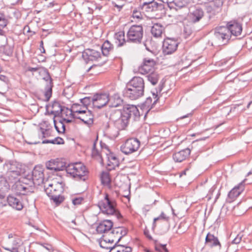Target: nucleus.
Wrapping results in <instances>:
<instances>
[{
  "instance_id": "f03ea898",
  "label": "nucleus",
  "mask_w": 252,
  "mask_h": 252,
  "mask_svg": "<svg viewBox=\"0 0 252 252\" xmlns=\"http://www.w3.org/2000/svg\"><path fill=\"white\" fill-rule=\"evenodd\" d=\"M242 24L237 20L227 22L225 26L217 27L215 29L214 36L218 40L227 42L231 37L238 36L241 34Z\"/></svg>"
},
{
  "instance_id": "b1692460",
  "label": "nucleus",
  "mask_w": 252,
  "mask_h": 252,
  "mask_svg": "<svg viewBox=\"0 0 252 252\" xmlns=\"http://www.w3.org/2000/svg\"><path fill=\"white\" fill-rule=\"evenodd\" d=\"M6 200L8 205L18 211L23 209L24 206L22 201L14 195L9 194Z\"/></svg>"
},
{
  "instance_id": "bb28decb",
  "label": "nucleus",
  "mask_w": 252,
  "mask_h": 252,
  "mask_svg": "<svg viewBox=\"0 0 252 252\" xmlns=\"http://www.w3.org/2000/svg\"><path fill=\"white\" fill-rule=\"evenodd\" d=\"M190 154V150L188 148L174 153L173 158L175 162H181L189 157Z\"/></svg>"
},
{
  "instance_id": "4be33fe9",
  "label": "nucleus",
  "mask_w": 252,
  "mask_h": 252,
  "mask_svg": "<svg viewBox=\"0 0 252 252\" xmlns=\"http://www.w3.org/2000/svg\"><path fill=\"white\" fill-rule=\"evenodd\" d=\"M44 169L42 166L36 165L32 172L33 181L37 182L38 184L43 182L44 179Z\"/></svg>"
},
{
  "instance_id": "1a4fd4ad",
  "label": "nucleus",
  "mask_w": 252,
  "mask_h": 252,
  "mask_svg": "<svg viewBox=\"0 0 252 252\" xmlns=\"http://www.w3.org/2000/svg\"><path fill=\"white\" fill-rule=\"evenodd\" d=\"M65 184L63 182H55L49 184L47 187H44V190L49 197L58 193H63Z\"/></svg>"
},
{
  "instance_id": "a19ab883",
  "label": "nucleus",
  "mask_w": 252,
  "mask_h": 252,
  "mask_svg": "<svg viewBox=\"0 0 252 252\" xmlns=\"http://www.w3.org/2000/svg\"><path fill=\"white\" fill-rule=\"evenodd\" d=\"M55 128L59 133H64L65 131V125L64 123L60 119L58 123L55 119H53Z\"/></svg>"
},
{
  "instance_id": "3c124183",
  "label": "nucleus",
  "mask_w": 252,
  "mask_h": 252,
  "mask_svg": "<svg viewBox=\"0 0 252 252\" xmlns=\"http://www.w3.org/2000/svg\"><path fill=\"white\" fill-rule=\"evenodd\" d=\"M39 131L42 134V138L48 137L51 135V132L49 129L40 127L39 128Z\"/></svg>"
},
{
  "instance_id": "aec40b11",
  "label": "nucleus",
  "mask_w": 252,
  "mask_h": 252,
  "mask_svg": "<svg viewBox=\"0 0 252 252\" xmlns=\"http://www.w3.org/2000/svg\"><path fill=\"white\" fill-rule=\"evenodd\" d=\"M108 102V96L104 94H95L94 95L93 107L98 109L101 108Z\"/></svg>"
},
{
  "instance_id": "dca6fc26",
  "label": "nucleus",
  "mask_w": 252,
  "mask_h": 252,
  "mask_svg": "<svg viewBox=\"0 0 252 252\" xmlns=\"http://www.w3.org/2000/svg\"><path fill=\"white\" fill-rule=\"evenodd\" d=\"M46 168L55 172L66 170V165L64 162H62L59 159H51L46 163Z\"/></svg>"
},
{
  "instance_id": "f257e3e1",
  "label": "nucleus",
  "mask_w": 252,
  "mask_h": 252,
  "mask_svg": "<svg viewBox=\"0 0 252 252\" xmlns=\"http://www.w3.org/2000/svg\"><path fill=\"white\" fill-rule=\"evenodd\" d=\"M140 117V113L137 107L127 104L122 109H116L111 111L109 120L118 130H124L127 126L129 120L132 118L136 120Z\"/></svg>"
},
{
  "instance_id": "5fc2aeb1",
  "label": "nucleus",
  "mask_w": 252,
  "mask_h": 252,
  "mask_svg": "<svg viewBox=\"0 0 252 252\" xmlns=\"http://www.w3.org/2000/svg\"><path fill=\"white\" fill-rule=\"evenodd\" d=\"M38 244L42 246L43 248H44L45 249H46L50 252H53L54 251L53 246L50 244L38 242Z\"/></svg>"
},
{
  "instance_id": "8fccbe9b",
  "label": "nucleus",
  "mask_w": 252,
  "mask_h": 252,
  "mask_svg": "<svg viewBox=\"0 0 252 252\" xmlns=\"http://www.w3.org/2000/svg\"><path fill=\"white\" fill-rule=\"evenodd\" d=\"M8 24V21L5 18V15L0 12V26L5 28Z\"/></svg>"
},
{
  "instance_id": "4d7b16f0",
  "label": "nucleus",
  "mask_w": 252,
  "mask_h": 252,
  "mask_svg": "<svg viewBox=\"0 0 252 252\" xmlns=\"http://www.w3.org/2000/svg\"><path fill=\"white\" fill-rule=\"evenodd\" d=\"M243 234L242 233H239L237 234L236 237L232 241V244H238L242 240Z\"/></svg>"
},
{
  "instance_id": "412c9836",
  "label": "nucleus",
  "mask_w": 252,
  "mask_h": 252,
  "mask_svg": "<svg viewBox=\"0 0 252 252\" xmlns=\"http://www.w3.org/2000/svg\"><path fill=\"white\" fill-rule=\"evenodd\" d=\"M94 115L90 110L85 112L83 114H80L79 115H74L72 117L73 119H77L80 120L83 123L88 126H92L94 124Z\"/></svg>"
},
{
  "instance_id": "9b49d317",
  "label": "nucleus",
  "mask_w": 252,
  "mask_h": 252,
  "mask_svg": "<svg viewBox=\"0 0 252 252\" xmlns=\"http://www.w3.org/2000/svg\"><path fill=\"white\" fill-rule=\"evenodd\" d=\"M179 42L173 38H167L164 40L162 44V50L164 55H170L177 49Z\"/></svg>"
},
{
  "instance_id": "cd10ccee",
  "label": "nucleus",
  "mask_w": 252,
  "mask_h": 252,
  "mask_svg": "<svg viewBox=\"0 0 252 252\" xmlns=\"http://www.w3.org/2000/svg\"><path fill=\"white\" fill-rule=\"evenodd\" d=\"M63 106L58 101H55L52 103V110L50 113L54 115L53 119H55L56 117H62Z\"/></svg>"
},
{
  "instance_id": "6ab92c4d",
  "label": "nucleus",
  "mask_w": 252,
  "mask_h": 252,
  "mask_svg": "<svg viewBox=\"0 0 252 252\" xmlns=\"http://www.w3.org/2000/svg\"><path fill=\"white\" fill-rule=\"evenodd\" d=\"M111 229V232L109 231L106 234L102 235V240L99 242L100 246L103 249H108V247L104 246V244H107V243L112 244L118 239V237L116 236V234L113 233V228Z\"/></svg>"
},
{
  "instance_id": "37998d69",
  "label": "nucleus",
  "mask_w": 252,
  "mask_h": 252,
  "mask_svg": "<svg viewBox=\"0 0 252 252\" xmlns=\"http://www.w3.org/2000/svg\"><path fill=\"white\" fill-rule=\"evenodd\" d=\"M6 167L7 168V173H13L16 175L20 174V171L18 170V168L16 167L15 164L9 162L5 163L4 165V167Z\"/></svg>"
},
{
  "instance_id": "052dcab7",
  "label": "nucleus",
  "mask_w": 252,
  "mask_h": 252,
  "mask_svg": "<svg viewBox=\"0 0 252 252\" xmlns=\"http://www.w3.org/2000/svg\"><path fill=\"white\" fill-rule=\"evenodd\" d=\"M63 111L62 117L63 115H65V116H70L71 117V115L70 114L71 112H72V107L71 108L69 109L67 107H65V106H63Z\"/></svg>"
},
{
  "instance_id": "2f4dec72",
  "label": "nucleus",
  "mask_w": 252,
  "mask_h": 252,
  "mask_svg": "<svg viewBox=\"0 0 252 252\" xmlns=\"http://www.w3.org/2000/svg\"><path fill=\"white\" fill-rule=\"evenodd\" d=\"M109 106L112 107H117L122 104L123 100L118 94H115L112 96L108 97Z\"/></svg>"
},
{
  "instance_id": "c756f323",
  "label": "nucleus",
  "mask_w": 252,
  "mask_h": 252,
  "mask_svg": "<svg viewBox=\"0 0 252 252\" xmlns=\"http://www.w3.org/2000/svg\"><path fill=\"white\" fill-rule=\"evenodd\" d=\"M88 107L84 106L82 104H79L77 103H73L72 105V112L70 114L71 117H74V115H79L80 114H83L86 111H88Z\"/></svg>"
},
{
  "instance_id": "ea45409f",
  "label": "nucleus",
  "mask_w": 252,
  "mask_h": 252,
  "mask_svg": "<svg viewBox=\"0 0 252 252\" xmlns=\"http://www.w3.org/2000/svg\"><path fill=\"white\" fill-rule=\"evenodd\" d=\"M98 141V136H96V138L93 142V145L92 150V158L95 159H102V156L99 151L96 148V143Z\"/></svg>"
},
{
  "instance_id": "a211bd4d",
  "label": "nucleus",
  "mask_w": 252,
  "mask_h": 252,
  "mask_svg": "<svg viewBox=\"0 0 252 252\" xmlns=\"http://www.w3.org/2000/svg\"><path fill=\"white\" fill-rule=\"evenodd\" d=\"M152 95L154 99L153 102H152V97L149 96L146 98L144 102H143L141 105V109L146 111L145 117L146 116L147 113L155 107V105L159 100V97L158 95L156 94L152 93Z\"/></svg>"
},
{
  "instance_id": "7c9ffc66",
  "label": "nucleus",
  "mask_w": 252,
  "mask_h": 252,
  "mask_svg": "<svg viewBox=\"0 0 252 252\" xmlns=\"http://www.w3.org/2000/svg\"><path fill=\"white\" fill-rule=\"evenodd\" d=\"M114 39L115 43L117 46L120 47L125 45L128 41L125 38V33L124 31H119L114 34Z\"/></svg>"
},
{
  "instance_id": "f8f14e48",
  "label": "nucleus",
  "mask_w": 252,
  "mask_h": 252,
  "mask_svg": "<svg viewBox=\"0 0 252 252\" xmlns=\"http://www.w3.org/2000/svg\"><path fill=\"white\" fill-rule=\"evenodd\" d=\"M156 64V62L155 60L148 57L145 58L138 67V72L142 74H148L153 71Z\"/></svg>"
},
{
  "instance_id": "680f3d73",
  "label": "nucleus",
  "mask_w": 252,
  "mask_h": 252,
  "mask_svg": "<svg viewBox=\"0 0 252 252\" xmlns=\"http://www.w3.org/2000/svg\"><path fill=\"white\" fill-rule=\"evenodd\" d=\"M249 84V82L247 80H239L238 85L239 90H241L244 89L245 87H246Z\"/></svg>"
},
{
  "instance_id": "774afa93",
  "label": "nucleus",
  "mask_w": 252,
  "mask_h": 252,
  "mask_svg": "<svg viewBox=\"0 0 252 252\" xmlns=\"http://www.w3.org/2000/svg\"><path fill=\"white\" fill-rule=\"evenodd\" d=\"M144 234L148 239L150 240H153L152 237L150 235V233L148 230H144Z\"/></svg>"
},
{
  "instance_id": "f704fd0d",
  "label": "nucleus",
  "mask_w": 252,
  "mask_h": 252,
  "mask_svg": "<svg viewBox=\"0 0 252 252\" xmlns=\"http://www.w3.org/2000/svg\"><path fill=\"white\" fill-rule=\"evenodd\" d=\"M101 53L104 56H108L114 50V46L108 40H106L101 46Z\"/></svg>"
},
{
  "instance_id": "4468645a",
  "label": "nucleus",
  "mask_w": 252,
  "mask_h": 252,
  "mask_svg": "<svg viewBox=\"0 0 252 252\" xmlns=\"http://www.w3.org/2000/svg\"><path fill=\"white\" fill-rule=\"evenodd\" d=\"M204 15L205 12L203 9L199 6H197L193 10L189 13L188 17L190 22L196 24L199 22Z\"/></svg>"
},
{
  "instance_id": "ddd939ff",
  "label": "nucleus",
  "mask_w": 252,
  "mask_h": 252,
  "mask_svg": "<svg viewBox=\"0 0 252 252\" xmlns=\"http://www.w3.org/2000/svg\"><path fill=\"white\" fill-rule=\"evenodd\" d=\"M82 57L86 63L89 61H98L101 59V53L93 49H86L83 52Z\"/></svg>"
},
{
  "instance_id": "0eeeda50",
  "label": "nucleus",
  "mask_w": 252,
  "mask_h": 252,
  "mask_svg": "<svg viewBox=\"0 0 252 252\" xmlns=\"http://www.w3.org/2000/svg\"><path fill=\"white\" fill-rule=\"evenodd\" d=\"M141 142L136 138H130L125 141L121 146L120 149L125 155H129L138 151Z\"/></svg>"
},
{
  "instance_id": "c9c22d12",
  "label": "nucleus",
  "mask_w": 252,
  "mask_h": 252,
  "mask_svg": "<svg viewBox=\"0 0 252 252\" xmlns=\"http://www.w3.org/2000/svg\"><path fill=\"white\" fill-rule=\"evenodd\" d=\"M119 165L118 158L113 154H111L108 157V163L107 164L109 170L114 169L116 167Z\"/></svg>"
},
{
  "instance_id": "39448f33",
  "label": "nucleus",
  "mask_w": 252,
  "mask_h": 252,
  "mask_svg": "<svg viewBox=\"0 0 252 252\" xmlns=\"http://www.w3.org/2000/svg\"><path fill=\"white\" fill-rule=\"evenodd\" d=\"M66 171L73 178L78 181H86L88 178V171L86 167L81 163L69 164Z\"/></svg>"
},
{
  "instance_id": "338daca9",
  "label": "nucleus",
  "mask_w": 252,
  "mask_h": 252,
  "mask_svg": "<svg viewBox=\"0 0 252 252\" xmlns=\"http://www.w3.org/2000/svg\"><path fill=\"white\" fill-rule=\"evenodd\" d=\"M39 67H28L27 68V71H31V72H35L39 70Z\"/></svg>"
},
{
  "instance_id": "393cba45",
  "label": "nucleus",
  "mask_w": 252,
  "mask_h": 252,
  "mask_svg": "<svg viewBox=\"0 0 252 252\" xmlns=\"http://www.w3.org/2000/svg\"><path fill=\"white\" fill-rule=\"evenodd\" d=\"M15 189L16 194L18 195H27L33 192L28 185L22 184L20 182L15 184Z\"/></svg>"
},
{
  "instance_id": "2eb2a0df",
  "label": "nucleus",
  "mask_w": 252,
  "mask_h": 252,
  "mask_svg": "<svg viewBox=\"0 0 252 252\" xmlns=\"http://www.w3.org/2000/svg\"><path fill=\"white\" fill-rule=\"evenodd\" d=\"M43 79L46 82V85L44 88V96L46 101H48L52 94V89L54 86L53 79L47 71L46 75L43 78Z\"/></svg>"
},
{
  "instance_id": "13d9d810",
  "label": "nucleus",
  "mask_w": 252,
  "mask_h": 252,
  "mask_svg": "<svg viewBox=\"0 0 252 252\" xmlns=\"http://www.w3.org/2000/svg\"><path fill=\"white\" fill-rule=\"evenodd\" d=\"M164 86V82L160 81L159 84L158 85V86L157 88L156 89V91L152 92V93L156 94L157 95H158V93H160V92L162 91L163 87Z\"/></svg>"
},
{
  "instance_id": "49530a36",
  "label": "nucleus",
  "mask_w": 252,
  "mask_h": 252,
  "mask_svg": "<svg viewBox=\"0 0 252 252\" xmlns=\"http://www.w3.org/2000/svg\"><path fill=\"white\" fill-rule=\"evenodd\" d=\"M48 143L58 145L63 144L64 143V141L63 138L60 137H57L53 140H44L42 142V144Z\"/></svg>"
},
{
  "instance_id": "20e7f679",
  "label": "nucleus",
  "mask_w": 252,
  "mask_h": 252,
  "mask_svg": "<svg viewBox=\"0 0 252 252\" xmlns=\"http://www.w3.org/2000/svg\"><path fill=\"white\" fill-rule=\"evenodd\" d=\"M97 206L102 213L115 216L118 220L123 218V216L117 209V203L116 200L110 197L107 193H105L103 199L98 201Z\"/></svg>"
},
{
  "instance_id": "72a5a7b5",
  "label": "nucleus",
  "mask_w": 252,
  "mask_h": 252,
  "mask_svg": "<svg viewBox=\"0 0 252 252\" xmlns=\"http://www.w3.org/2000/svg\"><path fill=\"white\" fill-rule=\"evenodd\" d=\"M194 23L189 20L184 25L183 34L185 38L189 37L193 32L196 31Z\"/></svg>"
},
{
  "instance_id": "9d476101",
  "label": "nucleus",
  "mask_w": 252,
  "mask_h": 252,
  "mask_svg": "<svg viewBox=\"0 0 252 252\" xmlns=\"http://www.w3.org/2000/svg\"><path fill=\"white\" fill-rule=\"evenodd\" d=\"M245 180L242 181L229 191L226 199V202H232L244 191L245 189Z\"/></svg>"
},
{
  "instance_id": "69168bd1",
  "label": "nucleus",
  "mask_w": 252,
  "mask_h": 252,
  "mask_svg": "<svg viewBox=\"0 0 252 252\" xmlns=\"http://www.w3.org/2000/svg\"><path fill=\"white\" fill-rule=\"evenodd\" d=\"M0 81L3 82L6 84H7L9 82L8 77L3 75H0Z\"/></svg>"
},
{
  "instance_id": "79ce46f5",
  "label": "nucleus",
  "mask_w": 252,
  "mask_h": 252,
  "mask_svg": "<svg viewBox=\"0 0 252 252\" xmlns=\"http://www.w3.org/2000/svg\"><path fill=\"white\" fill-rule=\"evenodd\" d=\"M62 194L63 193H58L56 195H51V197L49 198L51 202L58 206L65 200L64 196Z\"/></svg>"
},
{
  "instance_id": "4c0bfd02",
  "label": "nucleus",
  "mask_w": 252,
  "mask_h": 252,
  "mask_svg": "<svg viewBox=\"0 0 252 252\" xmlns=\"http://www.w3.org/2000/svg\"><path fill=\"white\" fill-rule=\"evenodd\" d=\"M127 230L123 227H117L113 228V233L116 234V236L118 237L117 243H119L122 237L127 234Z\"/></svg>"
},
{
  "instance_id": "e2e57ef3",
  "label": "nucleus",
  "mask_w": 252,
  "mask_h": 252,
  "mask_svg": "<svg viewBox=\"0 0 252 252\" xmlns=\"http://www.w3.org/2000/svg\"><path fill=\"white\" fill-rule=\"evenodd\" d=\"M120 252H132V249L130 247L126 246L123 245H120Z\"/></svg>"
},
{
  "instance_id": "6e6552de",
  "label": "nucleus",
  "mask_w": 252,
  "mask_h": 252,
  "mask_svg": "<svg viewBox=\"0 0 252 252\" xmlns=\"http://www.w3.org/2000/svg\"><path fill=\"white\" fill-rule=\"evenodd\" d=\"M224 0H212L206 3L205 10L209 19L215 18L220 12Z\"/></svg>"
},
{
  "instance_id": "5701e85b",
  "label": "nucleus",
  "mask_w": 252,
  "mask_h": 252,
  "mask_svg": "<svg viewBox=\"0 0 252 252\" xmlns=\"http://www.w3.org/2000/svg\"><path fill=\"white\" fill-rule=\"evenodd\" d=\"M113 226V222L109 220H105L101 221L96 227V230L98 233L106 234Z\"/></svg>"
},
{
  "instance_id": "423d86ee",
  "label": "nucleus",
  "mask_w": 252,
  "mask_h": 252,
  "mask_svg": "<svg viewBox=\"0 0 252 252\" xmlns=\"http://www.w3.org/2000/svg\"><path fill=\"white\" fill-rule=\"evenodd\" d=\"M144 34L142 25H133L126 32V41L129 43L139 44L142 43Z\"/></svg>"
},
{
  "instance_id": "c85d7f7f",
  "label": "nucleus",
  "mask_w": 252,
  "mask_h": 252,
  "mask_svg": "<svg viewBox=\"0 0 252 252\" xmlns=\"http://www.w3.org/2000/svg\"><path fill=\"white\" fill-rule=\"evenodd\" d=\"M205 244L211 248L219 246L220 248L221 245L217 237L209 232L205 238Z\"/></svg>"
},
{
  "instance_id": "6e6d98bb",
  "label": "nucleus",
  "mask_w": 252,
  "mask_h": 252,
  "mask_svg": "<svg viewBox=\"0 0 252 252\" xmlns=\"http://www.w3.org/2000/svg\"><path fill=\"white\" fill-rule=\"evenodd\" d=\"M3 53L8 56H11L13 54V49L9 46H5L3 49Z\"/></svg>"
},
{
  "instance_id": "c03bdc74",
  "label": "nucleus",
  "mask_w": 252,
  "mask_h": 252,
  "mask_svg": "<svg viewBox=\"0 0 252 252\" xmlns=\"http://www.w3.org/2000/svg\"><path fill=\"white\" fill-rule=\"evenodd\" d=\"M10 186L5 178L2 175L0 176V190L7 191L9 189Z\"/></svg>"
},
{
  "instance_id": "473e14b6",
  "label": "nucleus",
  "mask_w": 252,
  "mask_h": 252,
  "mask_svg": "<svg viewBox=\"0 0 252 252\" xmlns=\"http://www.w3.org/2000/svg\"><path fill=\"white\" fill-rule=\"evenodd\" d=\"M164 30V28L160 23H154L151 29V33L155 37H159Z\"/></svg>"
},
{
  "instance_id": "de8ad7c7",
  "label": "nucleus",
  "mask_w": 252,
  "mask_h": 252,
  "mask_svg": "<svg viewBox=\"0 0 252 252\" xmlns=\"http://www.w3.org/2000/svg\"><path fill=\"white\" fill-rule=\"evenodd\" d=\"M80 102L84 106L87 107L91 104L92 102L93 104L94 102V96L93 97L91 96H87L83 98L80 99Z\"/></svg>"
},
{
  "instance_id": "bf43d9fd",
  "label": "nucleus",
  "mask_w": 252,
  "mask_h": 252,
  "mask_svg": "<svg viewBox=\"0 0 252 252\" xmlns=\"http://www.w3.org/2000/svg\"><path fill=\"white\" fill-rule=\"evenodd\" d=\"M132 17L133 18H136L137 19H142L143 18L142 14L137 9H134L133 11Z\"/></svg>"
},
{
  "instance_id": "603ef678",
  "label": "nucleus",
  "mask_w": 252,
  "mask_h": 252,
  "mask_svg": "<svg viewBox=\"0 0 252 252\" xmlns=\"http://www.w3.org/2000/svg\"><path fill=\"white\" fill-rule=\"evenodd\" d=\"M155 250L158 252H169L166 247V245H156L155 246Z\"/></svg>"
},
{
  "instance_id": "09e8293b",
  "label": "nucleus",
  "mask_w": 252,
  "mask_h": 252,
  "mask_svg": "<svg viewBox=\"0 0 252 252\" xmlns=\"http://www.w3.org/2000/svg\"><path fill=\"white\" fill-rule=\"evenodd\" d=\"M84 198L82 196H72L71 201L74 205H79L82 204L84 201Z\"/></svg>"
},
{
  "instance_id": "0e129e2a",
  "label": "nucleus",
  "mask_w": 252,
  "mask_h": 252,
  "mask_svg": "<svg viewBox=\"0 0 252 252\" xmlns=\"http://www.w3.org/2000/svg\"><path fill=\"white\" fill-rule=\"evenodd\" d=\"M23 31L24 33H32L31 35H32L35 34V32L32 31L30 29V27L28 25H26L24 27Z\"/></svg>"
},
{
  "instance_id": "58836bf2",
  "label": "nucleus",
  "mask_w": 252,
  "mask_h": 252,
  "mask_svg": "<svg viewBox=\"0 0 252 252\" xmlns=\"http://www.w3.org/2000/svg\"><path fill=\"white\" fill-rule=\"evenodd\" d=\"M147 80L153 86L156 85L159 79V75L157 72L152 71L148 74L146 76Z\"/></svg>"
},
{
  "instance_id": "a18cd8bd",
  "label": "nucleus",
  "mask_w": 252,
  "mask_h": 252,
  "mask_svg": "<svg viewBox=\"0 0 252 252\" xmlns=\"http://www.w3.org/2000/svg\"><path fill=\"white\" fill-rule=\"evenodd\" d=\"M161 220L168 222L169 220V217H167L163 212H162L158 217L154 219L152 224L153 229H154L156 227V221Z\"/></svg>"
},
{
  "instance_id": "a878e982",
  "label": "nucleus",
  "mask_w": 252,
  "mask_h": 252,
  "mask_svg": "<svg viewBox=\"0 0 252 252\" xmlns=\"http://www.w3.org/2000/svg\"><path fill=\"white\" fill-rule=\"evenodd\" d=\"M166 3L170 9H174L176 11L186 7L187 4L186 0H167Z\"/></svg>"
},
{
  "instance_id": "f3484780",
  "label": "nucleus",
  "mask_w": 252,
  "mask_h": 252,
  "mask_svg": "<svg viewBox=\"0 0 252 252\" xmlns=\"http://www.w3.org/2000/svg\"><path fill=\"white\" fill-rule=\"evenodd\" d=\"M162 2L158 3L154 0L148 4L141 5V8L148 12L158 11L164 12L165 2L163 0H162Z\"/></svg>"
},
{
  "instance_id": "864d4df0",
  "label": "nucleus",
  "mask_w": 252,
  "mask_h": 252,
  "mask_svg": "<svg viewBox=\"0 0 252 252\" xmlns=\"http://www.w3.org/2000/svg\"><path fill=\"white\" fill-rule=\"evenodd\" d=\"M118 243L116 242L115 245L112 247H107L109 249V252H120V245L118 244Z\"/></svg>"
},
{
  "instance_id": "7ed1b4c3",
  "label": "nucleus",
  "mask_w": 252,
  "mask_h": 252,
  "mask_svg": "<svg viewBox=\"0 0 252 252\" xmlns=\"http://www.w3.org/2000/svg\"><path fill=\"white\" fill-rule=\"evenodd\" d=\"M145 84L144 80L140 77H133L127 83L123 91L124 97L130 100H136L143 96Z\"/></svg>"
},
{
  "instance_id": "e433bc0d",
  "label": "nucleus",
  "mask_w": 252,
  "mask_h": 252,
  "mask_svg": "<svg viewBox=\"0 0 252 252\" xmlns=\"http://www.w3.org/2000/svg\"><path fill=\"white\" fill-rule=\"evenodd\" d=\"M100 179L101 184L104 186L107 187L110 189H111V179L109 172L103 171L101 174Z\"/></svg>"
}]
</instances>
